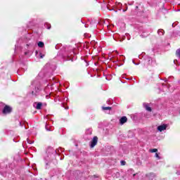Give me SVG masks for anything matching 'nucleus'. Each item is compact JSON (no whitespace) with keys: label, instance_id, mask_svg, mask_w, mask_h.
<instances>
[{"label":"nucleus","instance_id":"9d476101","mask_svg":"<svg viewBox=\"0 0 180 180\" xmlns=\"http://www.w3.org/2000/svg\"><path fill=\"white\" fill-rule=\"evenodd\" d=\"M150 153H157L158 150L157 148H153L150 150Z\"/></svg>","mask_w":180,"mask_h":180},{"label":"nucleus","instance_id":"20e7f679","mask_svg":"<svg viewBox=\"0 0 180 180\" xmlns=\"http://www.w3.org/2000/svg\"><path fill=\"white\" fill-rule=\"evenodd\" d=\"M126 122H127V117H122L120 120V124H124V123H126Z\"/></svg>","mask_w":180,"mask_h":180},{"label":"nucleus","instance_id":"423d86ee","mask_svg":"<svg viewBox=\"0 0 180 180\" xmlns=\"http://www.w3.org/2000/svg\"><path fill=\"white\" fill-rule=\"evenodd\" d=\"M46 129L48 131H53V127H50V125L46 124Z\"/></svg>","mask_w":180,"mask_h":180},{"label":"nucleus","instance_id":"2eb2a0df","mask_svg":"<svg viewBox=\"0 0 180 180\" xmlns=\"http://www.w3.org/2000/svg\"><path fill=\"white\" fill-rule=\"evenodd\" d=\"M123 12H126V10H123Z\"/></svg>","mask_w":180,"mask_h":180},{"label":"nucleus","instance_id":"9b49d317","mask_svg":"<svg viewBox=\"0 0 180 180\" xmlns=\"http://www.w3.org/2000/svg\"><path fill=\"white\" fill-rule=\"evenodd\" d=\"M103 110H110V107H103Z\"/></svg>","mask_w":180,"mask_h":180},{"label":"nucleus","instance_id":"4468645a","mask_svg":"<svg viewBox=\"0 0 180 180\" xmlns=\"http://www.w3.org/2000/svg\"><path fill=\"white\" fill-rule=\"evenodd\" d=\"M44 57V55L40 53V58H43Z\"/></svg>","mask_w":180,"mask_h":180},{"label":"nucleus","instance_id":"ddd939ff","mask_svg":"<svg viewBox=\"0 0 180 180\" xmlns=\"http://www.w3.org/2000/svg\"><path fill=\"white\" fill-rule=\"evenodd\" d=\"M155 157H156V158H158V160H160V155H158V153H155Z\"/></svg>","mask_w":180,"mask_h":180},{"label":"nucleus","instance_id":"1a4fd4ad","mask_svg":"<svg viewBox=\"0 0 180 180\" xmlns=\"http://www.w3.org/2000/svg\"><path fill=\"white\" fill-rule=\"evenodd\" d=\"M38 46L39 47H44V43H43V41H39L38 42Z\"/></svg>","mask_w":180,"mask_h":180},{"label":"nucleus","instance_id":"6e6552de","mask_svg":"<svg viewBox=\"0 0 180 180\" xmlns=\"http://www.w3.org/2000/svg\"><path fill=\"white\" fill-rule=\"evenodd\" d=\"M158 33L159 36H163V34H164V31H163V30H159L158 31Z\"/></svg>","mask_w":180,"mask_h":180},{"label":"nucleus","instance_id":"dca6fc26","mask_svg":"<svg viewBox=\"0 0 180 180\" xmlns=\"http://www.w3.org/2000/svg\"><path fill=\"white\" fill-rule=\"evenodd\" d=\"M51 26L49 27H48V29H50Z\"/></svg>","mask_w":180,"mask_h":180},{"label":"nucleus","instance_id":"39448f33","mask_svg":"<svg viewBox=\"0 0 180 180\" xmlns=\"http://www.w3.org/2000/svg\"><path fill=\"white\" fill-rule=\"evenodd\" d=\"M143 107L145 108V109H146V110H148V112H151V108L148 106V103H144Z\"/></svg>","mask_w":180,"mask_h":180},{"label":"nucleus","instance_id":"7ed1b4c3","mask_svg":"<svg viewBox=\"0 0 180 180\" xmlns=\"http://www.w3.org/2000/svg\"><path fill=\"white\" fill-rule=\"evenodd\" d=\"M167 124H163L158 127V131H164V130H167Z\"/></svg>","mask_w":180,"mask_h":180},{"label":"nucleus","instance_id":"0eeeda50","mask_svg":"<svg viewBox=\"0 0 180 180\" xmlns=\"http://www.w3.org/2000/svg\"><path fill=\"white\" fill-rule=\"evenodd\" d=\"M41 106H43V104L41 103H37L36 108L40 110L41 109Z\"/></svg>","mask_w":180,"mask_h":180},{"label":"nucleus","instance_id":"f257e3e1","mask_svg":"<svg viewBox=\"0 0 180 180\" xmlns=\"http://www.w3.org/2000/svg\"><path fill=\"white\" fill-rule=\"evenodd\" d=\"M11 112H12V108H11L9 105H6L3 110V113L4 115L11 113Z\"/></svg>","mask_w":180,"mask_h":180},{"label":"nucleus","instance_id":"f03ea898","mask_svg":"<svg viewBox=\"0 0 180 180\" xmlns=\"http://www.w3.org/2000/svg\"><path fill=\"white\" fill-rule=\"evenodd\" d=\"M98 144V136H94L91 142V147L94 148Z\"/></svg>","mask_w":180,"mask_h":180},{"label":"nucleus","instance_id":"f8f14e48","mask_svg":"<svg viewBox=\"0 0 180 180\" xmlns=\"http://www.w3.org/2000/svg\"><path fill=\"white\" fill-rule=\"evenodd\" d=\"M121 165H126V161L122 160L121 161Z\"/></svg>","mask_w":180,"mask_h":180}]
</instances>
